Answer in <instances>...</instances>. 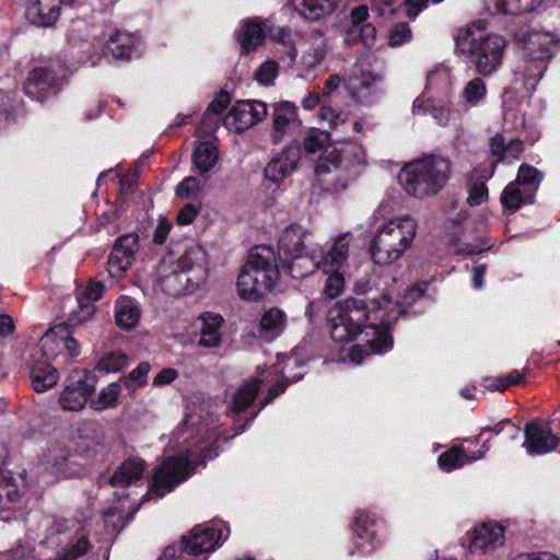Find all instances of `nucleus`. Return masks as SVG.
Listing matches in <instances>:
<instances>
[{
	"mask_svg": "<svg viewBox=\"0 0 560 560\" xmlns=\"http://www.w3.org/2000/svg\"><path fill=\"white\" fill-rule=\"evenodd\" d=\"M174 440L183 445L185 457H170L165 459L152 477L150 492L162 498L171 492L177 485L188 479L190 458L200 456L202 459L211 458L207 452V441L210 439V427L201 416L188 413L173 433Z\"/></svg>",
	"mask_w": 560,
	"mask_h": 560,
	"instance_id": "f257e3e1",
	"label": "nucleus"
},
{
	"mask_svg": "<svg viewBox=\"0 0 560 560\" xmlns=\"http://www.w3.org/2000/svg\"><path fill=\"white\" fill-rule=\"evenodd\" d=\"M80 354V345L68 325L47 330L32 353L31 383L36 393L54 387L59 380L58 368L70 364Z\"/></svg>",
	"mask_w": 560,
	"mask_h": 560,
	"instance_id": "f03ea898",
	"label": "nucleus"
},
{
	"mask_svg": "<svg viewBox=\"0 0 560 560\" xmlns=\"http://www.w3.org/2000/svg\"><path fill=\"white\" fill-rule=\"evenodd\" d=\"M280 278L277 256L270 246L254 248L237 277L242 300L256 302L269 293Z\"/></svg>",
	"mask_w": 560,
	"mask_h": 560,
	"instance_id": "7ed1b4c3",
	"label": "nucleus"
},
{
	"mask_svg": "<svg viewBox=\"0 0 560 560\" xmlns=\"http://www.w3.org/2000/svg\"><path fill=\"white\" fill-rule=\"evenodd\" d=\"M207 278V256L199 246L188 248L176 261L160 268V283L173 296L192 293Z\"/></svg>",
	"mask_w": 560,
	"mask_h": 560,
	"instance_id": "20e7f679",
	"label": "nucleus"
},
{
	"mask_svg": "<svg viewBox=\"0 0 560 560\" xmlns=\"http://www.w3.org/2000/svg\"><path fill=\"white\" fill-rule=\"evenodd\" d=\"M451 172L448 159L428 155L407 163L400 171L399 180L407 194L423 199L438 195L446 186Z\"/></svg>",
	"mask_w": 560,
	"mask_h": 560,
	"instance_id": "39448f33",
	"label": "nucleus"
},
{
	"mask_svg": "<svg viewBox=\"0 0 560 560\" xmlns=\"http://www.w3.org/2000/svg\"><path fill=\"white\" fill-rule=\"evenodd\" d=\"M486 25L477 21L459 31L456 47L470 56L478 73L490 75L501 65L505 39L498 34H485Z\"/></svg>",
	"mask_w": 560,
	"mask_h": 560,
	"instance_id": "423d86ee",
	"label": "nucleus"
},
{
	"mask_svg": "<svg viewBox=\"0 0 560 560\" xmlns=\"http://www.w3.org/2000/svg\"><path fill=\"white\" fill-rule=\"evenodd\" d=\"M329 322L331 338L337 342L360 338L363 346H368L372 353H383L393 347L388 319H382L380 323L371 322L366 325L334 307L329 312Z\"/></svg>",
	"mask_w": 560,
	"mask_h": 560,
	"instance_id": "0eeeda50",
	"label": "nucleus"
},
{
	"mask_svg": "<svg viewBox=\"0 0 560 560\" xmlns=\"http://www.w3.org/2000/svg\"><path fill=\"white\" fill-rule=\"evenodd\" d=\"M417 231V222L409 215L392 219L375 232L370 253L374 264L388 266L397 261L410 248Z\"/></svg>",
	"mask_w": 560,
	"mask_h": 560,
	"instance_id": "6e6552de",
	"label": "nucleus"
},
{
	"mask_svg": "<svg viewBox=\"0 0 560 560\" xmlns=\"http://www.w3.org/2000/svg\"><path fill=\"white\" fill-rule=\"evenodd\" d=\"M560 48V38L550 32H529L523 39L525 58L515 70L527 91H534L547 70L549 60Z\"/></svg>",
	"mask_w": 560,
	"mask_h": 560,
	"instance_id": "1a4fd4ad",
	"label": "nucleus"
},
{
	"mask_svg": "<svg viewBox=\"0 0 560 560\" xmlns=\"http://www.w3.org/2000/svg\"><path fill=\"white\" fill-rule=\"evenodd\" d=\"M350 242V234L339 235L327 252H322L319 255L314 252L292 255L290 261L282 262V269L293 279H303L314 273L316 269L328 271V268L332 270L341 268L348 259Z\"/></svg>",
	"mask_w": 560,
	"mask_h": 560,
	"instance_id": "9d476101",
	"label": "nucleus"
},
{
	"mask_svg": "<svg viewBox=\"0 0 560 560\" xmlns=\"http://www.w3.org/2000/svg\"><path fill=\"white\" fill-rule=\"evenodd\" d=\"M223 539L221 528L202 527L198 525L194 527L189 537H183L178 545H168L158 560H177L178 555L187 552L197 557L202 553L212 552Z\"/></svg>",
	"mask_w": 560,
	"mask_h": 560,
	"instance_id": "9b49d317",
	"label": "nucleus"
},
{
	"mask_svg": "<svg viewBox=\"0 0 560 560\" xmlns=\"http://www.w3.org/2000/svg\"><path fill=\"white\" fill-rule=\"evenodd\" d=\"M65 78V70L60 65L35 67L28 74L24 92L27 96L44 101L50 94L57 93Z\"/></svg>",
	"mask_w": 560,
	"mask_h": 560,
	"instance_id": "f8f14e48",
	"label": "nucleus"
},
{
	"mask_svg": "<svg viewBox=\"0 0 560 560\" xmlns=\"http://www.w3.org/2000/svg\"><path fill=\"white\" fill-rule=\"evenodd\" d=\"M315 175L327 191L339 194L348 187L357 172L353 175L348 174V171L342 167L340 154L337 151H331L318 160Z\"/></svg>",
	"mask_w": 560,
	"mask_h": 560,
	"instance_id": "ddd939ff",
	"label": "nucleus"
},
{
	"mask_svg": "<svg viewBox=\"0 0 560 560\" xmlns=\"http://www.w3.org/2000/svg\"><path fill=\"white\" fill-rule=\"evenodd\" d=\"M267 116V106L260 101H237L229 110L224 126L237 133L257 125Z\"/></svg>",
	"mask_w": 560,
	"mask_h": 560,
	"instance_id": "4468645a",
	"label": "nucleus"
},
{
	"mask_svg": "<svg viewBox=\"0 0 560 560\" xmlns=\"http://www.w3.org/2000/svg\"><path fill=\"white\" fill-rule=\"evenodd\" d=\"M351 92L359 98L381 95L385 92L384 77L373 72L364 60H357L345 80Z\"/></svg>",
	"mask_w": 560,
	"mask_h": 560,
	"instance_id": "2eb2a0df",
	"label": "nucleus"
},
{
	"mask_svg": "<svg viewBox=\"0 0 560 560\" xmlns=\"http://www.w3.org/2000/svg\"><path fill=\"white\" fill-rule=\"evenodd\" d=\"M77 454L61 442L50 443L42 457V464L50 474L62 478H70L79 472L74 460Z\"/></svg>",
	"mask_w": 560,
	"mask_h": 560,
	"instance_id": "dca6fc26",
	"label": "nucleus"
},
{
	"mask_svg": "<svg viewBox=\"0 0 560 560\" xmlns=\"http://www.w3.org/2000/svg\"><path fill=\"white\" fill-rule=\"evenodd\" d=\"M387 303H389L387 295H383L382 301L376 299L348 298L338 302L335 308L358 318V322L369 325L371 322L380 323L383 319L378 314L385 308L384 304Z\"/></svg>",
	"mask_w": 560,
	"mask_h": 560,
	"instance_id": "f3484780",
	"label": "nucleus"
},
{
	"mask_svg": "<svg viewBox=\"0 0 560 560\" xmlns=\"http://www.w3.org/2000/svg\"><path fill=\"white\" fill-rule=\"evenodd\" d=\"M139 249V237L136 233L125 234L119 237L108 257V272L112 277H119L130 268L135 255Z\"/></svg>",
	"mask_w": 560,
	"mask_h": 560,
	"instance_id": "a211bd4d",
	"label": "nucleus"
},
{
	"mask_svg": "<svg viewBox=\"0 0 560 560\" xmlns=\"http://www.w3.org/2000/svg\"><path fill=\"white\" fill-rule=\"evenodd\" d=\"M525 441L523 446L529 455H544L556 450L558 436L551 432L547 424L535 420L526 423L524 428Z\"/></svg>",
	"mask_w": 560,
	"mask_h": 560,
	"instance_id": "6ab92c4d",
	"label": "nucleus"
},
{
	"mask_svg": "<svg viewBox=\"0 0 560 560\" xmlns=\"http://www.w3.org/2000/svg\"><path fill=\"white\" fill-rule=\"evenodd\" d=\"M468 549L471 553L485 555L503 546L504 528L497 523L486 522L468 535Z\"/></svg>",
	"mask_w": 560,
	"mask_h": 560,
	"instance_id": "aec40b11",
	"label": "nucleus"
},
{
	"mask_svg": "<svg viewBox=\"0 0 560 560\" xmlns=\"http://www.w3.org/2000/svg\"><path fill=\"white\" fill-rule=\"evenodd\" d=\"M301 150L298 143L285 145L265 167V177L275 184L280 183L296 170Z\"/></svg>",
	"mask_w": 560,
	"mask_h": 560,
	"instance_id": "412c9836",
	"label": "nucleus"
},
{
	"mask_svg": "<svg viewBox=\"0 0 560 560\" xmlns=\"http://www.w3.org/2000/svg\"><path fill=\"white\" fill-rule=\"evenodd\" d=\"M94 382L95 376L92 372H88L84 380H78L67 385L59 398L61 408L69 411L83 409L88 402V398L95 390Z\"/></svg>",
	"mask_w": 560,
	"mask_h": 560,
	"instance_id": "4be33fe9",
	"label": "nucleus"
},
{
	"mask_svg": "<svg viewBox=\"0 0 560 560\" xmlns=\"http://www.w3.org/2000/svg\"><path fill=\"white\" fill-rule=\"evenodd\" d=\"M301 121L298 118V109L293 103L281 102L275 104L272 113L271 140L275 144L282 141L285 135L300 127Z\"/></svg>",
	"mask_w": 560,
	"mask_h": 560,
	"instance_id": "5701e85b",
	"label": "nucleus"
},
{
	"mask_svg": "<svg viewBox=\"0 0 560 560\" xmlns=\"http://www.w3.org/2000/svg\"><path fill=\"white\" fill-rule=\"evenodd\" d=\"M381 528L382 524L374 515L368 512L357 513L353 532L357 538V547L361 552L369 553L375 548L374 540L380 534Z\"/></svg>",
	"mask_w": 560,
	"mask_h": 560,
	"instance_id": "b1692460",
	"label": "nucleus"
},
{
	"mask_svg": "<svg viewBox=\"0 0 560 560\" xmlns=\"http://www.w3.org/2000/svg\"><path fill=\"white\" fill-rule=\"evenodd\" d=\"M524 145L518 138H506L504 135L497 133L490 139V151L492 156L497 158L493 163L490 176L499 162H514L521 159Z\"/></svg>",
	"mask_w": 560,
	"mask_h": 560,
	"instance_id": "393cba45",
	"label": "nucleus"
},
{
	"mask_svg": "<svg viewBox=\"0 0 560 560\" xmlns=\"http://www.w3.org/2000/svg\"><path fill=\"white\" fill-rule=\"evenodd\" d=\"M201 327L199 329L198 345L203 348H217L222 343V326L224 319L221 315L206 312L199 317Z\"/></svg>",
	"mask_w": 560,
	"mask_h": 560,
	"instance_id": "a878e982",
	"label": "nucleus"
},
{
	"mask_svg": "<svg viewBox=\"0 0 560 560\" xmlns=\"http://www.w3.org/2000/svg\"><path fill=\"white\" fill-rule=\"evenodd\" d=\"M27 20L37 26H52L59 18L57 0H36L26 9Z\"/></svg>",
	"mask_w": 560,
	"mask_h": 560,
	"instance_id": "bb28decb",
	"label": "nucleus"
},
{
	"mask_svg": "<svg viewBox=\"0 0 560 560\" xmlns=\"http://www.w3.org/2000/svg\"><path fill=\"white\" fill-rule=\"evenodd\" d=\"M339 0H292L298 13L308 21H318L331 14Z\"/></svg>",
	"mask_w": 560,
	"mask_h": 560,
	"instance_id": "cd10ccee",
	"label": "nucleus"
},
{
	"mask_svg": "<svg viewBox=\"0 0 560 560\" xmlns=\"http://www.w3.org/2000/svg\"><path fill=\"white\" fill-rule=\"evenodd\" d=\"M144 471V462L140 458H129L125 460L110 478V485L114 487H127L137 483L142 479Z\"/></svg>",
	"mask_w": 560,
	"mask_h": 560,
	"instance_id": "c85d7f7f",
	"label": "nucleus"
},
{
	"mask_svg": "<svg viewBox=\"0 0 560 560\" xmlns=\"http://www.w3.org/2000/svg\"><path fill=\"white\" fill-rule=\"evenodd\" d=\"M308 232L299 224L285 228L279 238V249L290 256L303 253L306 248L305 240Z\"/></svg>",
	"mask_w": 560,
	"mask_h": 560,
	"instance_id": "c756f323",
	"label": "nucleus"
},
{
	"mask_svg": "<svg viewBox=\"0 0 560 560\" xmlns=\"http://www.w3.org/2000/svg\"><path fill=\"white\" fill-rule=\"evenodd\" d=\"M106 51L116 60H128L136 52V39L129 33L116 32L107 40Z\"/></svg>",
	"mask_w": 560,
	"mask_h": 560,
	"instance_id": "7c9ffc66",
	"label": "nucleus"
},
{
	"mask_svg": "<svg viewBox=\"0 0 560 560\" xmlns=\"http://www.w3.org/2000/svg\"><path fill=\"white\" fill-rule=\"evenodd\" d=\"M23 493L20 491L14 479L10 476L0 475V512L14 511L22 506Z\"/></svg>",
	"mask_w": 560,
	"mask_h": 560,
	"instance_id": "2f4dec72",
	"label": "nucleus"
},
{
	"mask_svg": "<svg viewBox=\"0 0 560 560\" xmlns=\"http://www.w3.org/2000/svg\"><path fill=\"white\" fill-rule=\"evenodd\" d=\"M261 381L258 377H252L244 382L234 395L232 412L240 415L246 411L255 401L260 389Z\"/></svg>",
	"mask_w": 560,
	"mask_h": 560,
	"instance_id": "473e14b6",
	"label": "nucleus"
},
{
	"mask_svg": "<svg viewBox=\"0 0 560 560\" xmlns=\"http://www.w3.org/2000/svg\"><path fill=\"white\" fill-rule=\"evenodd\" d=\"M307 43L310 47L303 52L302 63L307 69H314L324 60L327 54V43L320 32L311 33Z\"/></svg>",
	"mask_w": 560,
	"mask_h": 560,
	"instance_id": "72a5a7b5",
	"label": "nucleus"
},
{
	"mask_svg": "<svg viewBox=\"0 0 560 560\" xmlns=\"http://www.w3.org/2000/svg\"><path fill=\"white\" fill-rule=\"evenodd\" d=\"M264 40V24L258 19L246 22L238 35V42L243 52H249L256 49Z\"/></svg>",
	"mask_w": 560,
	"mask_h": 560,
	"instance_id": "f704fd0d",
	"label": "nucleus"
},
{
	"mask_svg": "<svg viewBox=\"0 0 560 560\" xmlns=\"http://www.w3.org/2000/svg\"><path fill=\"white\" fill-rule=\"evenodd\" d=\"M482 456L483 453H479L478 455H468L462 446L455 445L448 451L442 453L438 458V463L441 469L451 471L460 468L466 463L479 459Z\"/></svg>",
	"mask_w": 560,
	"mask_h": 560,
	"instance_id": "c9c22d12",
	"label": "nucleus"
},
{
	"mask_svg": "<svg viewBox=\"0 0 560 560\" xmlns=\"http://www.w3.org/2000/svg\"><path fill=\"white\" fill-rule=\"evenodd\" d=\"M115 310V322L120 328L129 329L137 325L140 311L133 300L119 299Z\"/></svg>",
	"mask_w": 560,
	"mask_h": 560,
	"instance_id": "e433bc0d",
	"label": "nucleus"
},
{
	"mask_svg": "<svg viewBox=\"0 0 560 560\" xmlns=\"http://www.w3.org/2000/svg\"><path fill=\"white\" fill-rule=\"evenodd\" d=\"M542 174L536 167L523 163L517 172L515 183L524 188L527 198H535L536 192L542 180Z\"/></svg>",
	"mask_w": 560,
	"mask_h": 560,
	"instance_id": "4c0bfd02",
	"label": "nucleus"
},
{
	"mask_svg": "<svg viewBox=\"0 0 560 560\" xmlns=\"http://www.w3.org/2000/svg\"><path fill=\"white\" fill-rule=\"evenodd\" d=\"M534 200L535 198H527L524 188L515 182L508 184L501 195V203L510 212H515L523 205L533 203Z\"/></svg>",
	"mask_w": 560,
	"mask_h": 560,
	"instance_id": "58836bf2",
	"label": "nucleus"
},
{
	"mask_svg": "<svg viewBox=\"0 0 560 560\" xmlns=\"http://www.w3.org/2000/svg\"><path fill=\"white\" fill-rule=\"evenodd\" d=\"M192 161L200 173L211 171L218 161L217 148L211 142H200L194 150Z\"/></svg>",
	"mask_w": 560,
	"mask_h": 560,
	"instance_id": "ea45409f",
	"label": "nucleus"
},
{
	"mask_svg": "<svg viewBox=\"0 0 560 560\" xmlns=\"http://www.w3.org/2000/svg\"><path fill=\"white\" fill-rule=\"evenodd\" d=\"M285 322V313L278 307H271L262 314L259 325L264 332L273 338L282 332Z\"/></svg>",
	"mask_w": 560,
	"mask_h": 560,
	"instance_id": "a19ab883",
	"label": "nucleus"
},
{
	"mask_svg": "<svg viewBox=\"0 0 560 560\" xmlns=\"http://www.w3.org/2000/svg\"><path fill=\"white\" fill-rule=\"evenodd\" d=\"M89 535L84 528L78 532L75 539L69 544L67 549L60 555L59 560H75L84 556L90 549Z\"/></svg>",
	"mask_w": 560,
	"mask_h": 560,
	"instance_id": "79ce46f5",
	"label": "nucleus"
},
{
	"mask_svg": "<svg viewBox=\"0 0 560 560\" xmlns=\"http://www.w3.org/2000/svg\"><path fill=\"white\" fill-rule=\"evenodd\" d=\"M128 357L121 351H112L104 354L96 369L106 373H115L128 365Z\"/></svg>",
	"mask_w": 560,
	"mask_h": 560,
	"instance_id": "37998d69",
	"label": "nucleus"
},
{
	"mask_svg": "<svg viewBox=\"0 0 560 560\" xmlns=\"http://www.w3.org/2000/svg\"><path fill=\"white\" fill-rule=\"evenodd\" d=\"M120 384L121 382L119 381L117 383H110L104 387L101 390L98 398L91 401V407L96 410H102L116 406L120 394Z\"/></svg>",
	"mask_w": 560,
	"mask_h": 560,
	"instance_id": "c03bdc74",
	"label": "nucleus"
},
{
	"mask_svg": "<svg viewBox=\"0 0 560 560\" xmlns=\"http://www.w3.org/2000/svg\"><path fill=\"white\" fill-rule=\"evenodd\" d=\"M150 369L151 368L148 362H141L129 373L127 377H122L120 382L127 390L135 392L139 387L145 385Z\"/></svg>",
	"mask_w": 560,
	"mask_h": 560,
	"instance_id": "a18cd8bd",
	"label": "nucleus"
},
{
	"mask_svg": "<svg viewBox=\"0 0 560 560\" xmlns=\"http://www.w3.org/2000/svg\"><path fill=\"white\" fill-rule=\"evenodd\" d=\"M487 88L481 78H474L470 80L463 90V98L470 105L476 106L486 96Z\"/></svg>",
	"mask_w": 560,
	"mask_h": 560,
	"instance_id": "49530a36",
	"label": "nucleus"
},
{
	"mask_svg": "<svg viewBox=\"0 0 560 560\" xmlns=\"http://www.w3.org/2000/svg\"><path fill=\"white\" fill-rule=\"evenodd\" d=\"M339 269L332 270L328 268V271H324L325 273H330L326 279L324 288V293L330 299L337 298L343 290L345 279L341 273L337 272Z\"/></svg>",
	"mask_w": 560,
	"mask_h": 560,
	"instance_id": "de8ad7c7",
	"label": "nucleus"
},
{
	"mask_svg": "<svg viewBox=\"0 0 560 560\" xmlns=\"http://www.w3.org/2000/svg\"><path fill=\"white\" fill-rule=\"evenodd\" d=\"M328 140V135L319 130L310 131L303 140V149L307 153H317Z\"/></svg>",
	"mask_w": 560,
	"mask_h": 560,
	"instance_id": "09e8293b",
	"label": "nucleus"
},
{
	"mask_svg": "<svg viewBox=\"0 0 560 560\" xmlns=\"http://www.w3.org/2000/svg\"><path fill=\"white\" fill-rule=\"evenodd\" d=\"M279 65L273 60L265 61L256 71V80L264 85H271L278 77Z\"/></svg>",
	"mask_w": 560,
	"mask_h": 560,
	"instance_id": "8fccbe9b",
	"label": "nucleus"
},
{
	"mask_svg": "<svg viewBox=\"0 0 560 560\" xmlns=\"http://www.w3.org/2000/svg\"><path fill=\"white\" fill-rule=\"evenodd\" d=\"M350 35L358 36L365 48H371L376 40V28L370 23L362 26H352Z\"/></svg>",
	"mask_w": 560,
	"mask_h": 560,
	"instance_id": "3c124183",
	"label": "nucleus"
},
{
	"mask_svg": "<svg viewBox=\"0 0 560 560\" xmlns=\"http://www.w3.org/2000/svg\"><path fill=\"white\" fill-rule=\"evenodd\" d=\"M411 39V30L406 23L397 24L389 34L388 44L392 47H398Z\"/></svg>",
	"mask_w": 560,
	"mask_h": 560,
	"instance_id": "603ef678",
	"label": "nucleus"
},
{
	"mask_svg": "<svg viewBox=\"0 0 560 560\" xmlns=\"http://www.w3.org/2000/svg\"><path fill=\"white\" fill-rule=\"evenodd\" d=\"M468 191L467 202L470 206H479L488 199V188L485 180L470 183Z\"/></svg>",
	"mask_w": 560,
	"mask_h": 560,
	"instance_id": "864d4df0",
	"label": "nucleus"
},
{
	"mask_svg": "<svg viewBox=\"0 0 560 560\" xmlns=\"http://www.w3.org/2000/svg\"><path fill=\"white\" fill-rule=\"evenodd\" d=\"M199 190V179L194 176L185 177L176 187V195L182 199L194 197Z\"/></svg>",
	"mask_w": 560,
	"mask_h": 560,
	"instance_id": "5fc2aeb1",
	"label": "nucleus"
},
{
	"mask_svg": "<svg viewBox=\"0 0 560 560\" xmlns=\"http://www.w3.org/2000/svg\"><path fill=\"white\" fill-rule=\"evenodd\" d=\"M78 300V310L72 311L70 320L73 324H80L86 319H89L95 312V306L90 301H85V299Z\"/></svg>",
	"mask_w": 560,
	"mask_h": 560,
	"instance_id": "6e6d98bb",
	"label": "nucleus"
},
{
	"mask_svg": "<svg viewBox=\"0 0 560 560\" xmlns=\"http://www.w3.org/2000/svg\"><path fill=\"white\" fill-rule=\"evenodd\" d=\"M289 384V381L283 380L280 383L270 387L266 398L262 401H260L258 410L253 413L249 421H253L258 416L259 411L262 410L267 405H269L276 397L284 393Z\"/></svg>",
	"mask_w": 560,
	"mask_h": 560,
	"instance_id": "4d7b16f0",
	"label": "nucleus"
},
{
	"mask_svg": "<svg viewBox=\"0 0 560 560\" xmlns=\"http://www.w3.org/2000/svg\"><path fill=\"white\" fill-rule=\"evenodd\" d=\"M33 552V548L28 542L18 541L4 556L7 560H26Z\"/></svg>",
	"mask_w": 560,
	"mask_h": 560,
	"instance_id": "13d9d810",
	"label": "nucleus"
},
{
	"mask_svg": "<svg viewBox=\"0 0 560 560\" xmlns=\"http://www.w3.org/2000/svg\"><path fill=\"white\" fill-rule=\"evenodd\" d=\"M231 103V96L228 92L221 91L220 94L209 104L205 117L211 114L223 113Z\"/></svg>",
	"mask_w": 560,
	"mask_h": 560,
	"instance_id": "bf43d9fd",
	"label": "nucleus"
},
{
	"mask_svg": "<svg viewBox=\"0 0 560 560\" xmlns=\"http://www.w3.org/2000/svg\"><path fill=\"white\" fill-rule=\"evenodd\" d=\"M451 245L454 247V253L457 255H478L482 253L486 247L475 243L460 244L458 240L453 238Z\"/></svg>",
	"mask_w": 560,
	"mask_h": 560,
	"instance_id": "052dcab7",
	"label": "nucleus"
},
{
	"mask_svg": "<svg viewBox=\"0 0 560 560\" xmlns=\"http://www.w3.org/2000/svg\"><path fill=\"white\" fill-rule=\"evenodd\" d=\"M104 292V284L101 282H91L85 289H83L79 294V299H85V301H90L93 303L98 301Z\"/></svg>",
	"mask_w": 560,
	"mask_h": 560,
	"instance_id": "680f3d73",
	"label": "nucleus"
},
{
	"mask_svg": "<svg viewBox=\"0 0 560 560\" xmlns=\"http://www.w3.org/2000/svg\"><path fill=\"white\" fill-rule=\"evenodd\" d=\"M200 207L195 203L185 205L178 212L176 221L180 225L191 223L199 212Z\"/></svg>",
	"mask_w": 560,
	"mask_h": 560,
	"instance_id": "e2e57ef3",
	"label": "nucleus"
},
{
	"mask_svg": "<svg viewBox=\"0 0 560 560\" xmlns=\"http://www.w3.org/2000/svg\"><path fill=\"white\" fill-rule=\"evenodd\" d=\"M544 0H515L509 8L513 14L527 13L536 10L542 4Z\"/></svg>",
	"mask_w": 560,
	"mask_h": 560,
	"instance_id": "0e129e2a",
	"label": "nucleus"
},
{
	"mask_svg": "<svg viewBox=\"0 0 560 560\" xmlns=\"http://www.w3.org/2000/svg\"><path fill=\"white\" fill-rule=\"evenodd\" d=\"M172 229V223L166 218H160L155 231L153 233V242L156 245H162L165 243L170 231Z\"/></svg>",
	"mask_w": 560,
	"mask_h": 560,
	"instance_id": "69168bd1",
	"label": "nucleus"
},
{
	"mask_svg": "<svg viewBox=\"0 0 560 560\" xmlns=\"http://www.w3.org/2000/svg\"><path fill=\"white\" fill-rule=\"evenodd\" d=\"M515 2V0H487L486 9L491 14H513L512 11L509 10L511 3Z\"/></svg>",
	"mask_w": 560,
	"mask_h": 560,
	"instance_id": "338daca9",
	"label": "nucleus"
},
{
	"mask_svg": "<svg viewBox=\"0 0 560 560\" xmlns=\"http://www.w3.org/2000/svg\"><path fill=\"white\" fill-rule=\"evenodd\" d=\"M178 376V372L175 369L167 368L161 370L153 378L154 386H163L171 384Z\"/></svg>",
	"mask_w": 560,
	"mask_h": 560,
	"instance_id": "774afa93",
	"label": "nucleus"
}]
</instances>
